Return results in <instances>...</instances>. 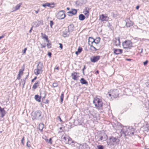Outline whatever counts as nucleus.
Returning <instances> with one entry per match:
<instances>
[{
  "instance_id": "obj_52",
  "label": "nucleus",
  "mask_w": 149,
  "mask_h": 149,
  "mask_svg": "<svg viewBox=\"0 0 149 149\" xmlns=\"http://www.w3.org/2000/svg\"><path fill=\"white\" fill-rule=\"evenodd\" d=\"M33 26H32L31 27V29L29 31V32L30 33H31V31L32 30V29H33Z\"/></svg>"
},
{
  "instance_id": "obj_20",
  "label": "nucleus",
  "mask_w": 149,
  "mask_h": 149,
  "mask_svg": "<svg viewBox=\"0 0 149 149\" xmlns=\"http://www.w3.org/2000/svg\"><path fill=\"white\" fill-rule=\"evenodd\" d=\"M67 13L68 15L72 16L77 14V10L75 9H72L71 11L68 12Z\"/></svg>"
},
{
  "instance_id": "obj_5",
  "label": "nucleus",
  "mask_w": 149,
  "mask_h": 149,
  "mask_svg": "<svg viewBox=\"0 0 149 149\" xmlns=\"http://www.w3.org/2000/svg\"><path fill=\"white\" fill-rule=\"evenodd\" d=\"M109 142H107L108 145H113L115 144H118L119 142V140L116 137L113 136H111L109 138Z\"/></svg>"
},
{
  "instance_id": "obj_24",
  "label": "nucleus",
  "mask_w": 149,
  "mask_h": 149,
  "mask_svg": "<svg viewBox=\"0 0 149 149\" xmlns=\"http://www.w3.org/2000/svg\"><path fill=\"white\" fill-rule=\"evenodd\" d=\"M40 83L39 81H37L32 86V90L34 91L39 86Z\"/></svg>"
},
{
  "instance_id": "obj_45",
  "label": "nucleus",
  "mask_w": 149,
  "mask_h": 149,
  "mask_svg": "<svg viewBox=\"0 0 149 149\" xmlns=\"http://www.w3.org/2000/svg\"><path fill=\"white\" fill-rule=\"evenodd\" d=\"M48 55L50 57H51L52 55V53L50 52H48Z\"/></svg>"
},
{
  "instance_id": "obj_53",
  "label": "nucleus",
  "mask_w": 149,
  "mask_h": 149,
  "mask_svg": "<svg viewBox=\"0 0 149 149\" xmlns=\"http://www.w3.org/2000/svg\"><path fill=\"white\" fill-rule=\"evenodd\" d=\"M139 6H137L136 7V9L137 10H138L139 9Z\"/></svg>"
},
{
  "instance_id": "obj_35",
  "label": "nucleus",
  "mask_w": 149,
  "mask_h": 149,
  "mask_svg": "<svg viewBox=\"0 0 149 149\" xmlns=\"http://www.w3.org/2000/svg\"><path fill=\"white\" fill-rule=\"evenodd\" d=\"M97 149H104L103 146L100 145L97 146Z\"/></svg>"
},
{
  "instance_id": "obj_36",
  "label": "nucleus",
  "mask_w": 149,
  "mask_h": 149,
  "mask_svg": "<svg viewBox=\"0 0 149 149\" xmlns=\"http://www.w3.org/2000/svg\"><path fill=\"white\" fill-rule=\"evenodd\" d=\"M53 86L54 87H57L58 86V84L56 82H54L53 84Z\"/></svg>"
},
{
  "instance_id": "obj_33",
  "label": "nucleus",
  "mask_w": 149,
  "mask_h": 149,
  "mask_svg": "<svg viewBox=\"0 0 149 149\" xmlns=\"http://www.w3.org/2000/svg\"><path fill=\"white\" fill-rule=\"evenodd\" d=\"M64 93L63 92H62L61 94V95L60 96V99H61V102L62 103L63 102V98H64Z\"/></svg>"
},
{
  "instance_id": "obj_2",
  "label": "nucleus",
  "mask_w": 149,
  "mask_h": 149,
  "mask_svg": "<svg viewBox=\"0 0 149 149\" xmlns=\"http://www.w3.org/2000/svg\"><path fill=\"white\" fill-rule=\"evenodd\" d=\"M93 103L95 107L97 109H100L103 107L102 100L99 96H97L94 98Z\"/></svg>"
},
{
  "instance_id": "obj_51",
  "label": "nucleus",
  "mask_w": 149,
  "mask_h": 149,
  "mask_svg": "<svg viewBox=\"0 0 149 149\" xmlns=\"http://www.w3.org/2000/svg\"><path fill=\"white\" fill-rule=\"evenodd\" d=\"M126 60L127 61H130L132 60V59L130 58H127Z\"/></svg>"
},
{
  "instance_id": "obj_44",
  "label": "nucleus",
  "mask_w": 149,
  "mask_h": 149,
  "mask_svg": "<svg viewBox=\"0 0 149 149\" xmlns=\"http://www.w3.org/2000/svg\"><path fill=\"white\" fill-rule=\"evenodd\" d=\"M59 45H60V47L61 48V49H63V45L62 44L59 43Z\"/></svg>"
},
{
  "instance_id": "obj_46",
  "label": "nucleus",
  "mask_w": 149,
  "mask_h": 149,
  "mask_svg": "<svg viewBox=\"0 0 149 149\" xmlns=\"http://www.w3.org/2000/svg\"><path fill=\"white\" fill-rule=\"evenodd\" d=\"M41 45V48H45L46 47L45 45Z\"/></svg>"
},
{
  "instance_id": "obj_23",
  "label": "nucleus",
  "mask_w": 149,
  "mask_h": 149,
  "mask_svg": "<svg viewBox=\"0 0 149 149\" xmlns=\"http://www.w3.org/2000/svg\"><path fill=\"white\" fill-rule=\"evenodd\" d=\"M0 111L1 113V117L3 118L5 116L6 113V111L5 110L4 108H2L0 107Z\"/></svg>"
},
{
  "instance_id": "obj_1",
  "label": "nucleus",
  "mask_w": 149,
  "mask_h": 149,
  "mask_svg": "<svg viewBox=\"0 0 149 149\" xmlns=\"http://www.w3.org/2000/svg\"><path fill=\"white\" fill-rule=\"evenodd\" d=\"M61 140L66 144H68L74 146V142L69 136L66 134H63L61 136Z\"/></svg>"
},
{
  "instance_id": "obj_54",
  "label": "nucleus",
  "mask_w": 149,
  "mask_h": 149,
  "mask_svg": "<svg viewBox=\"0 0 149 149\" xmlns=\"http://www.w3.org/2000/svg\"><path fill=\"white\" fill-rule=\"evenodd\" d=\"M96 73H97V74H98L99 73V72L97 70L96 71Z\"/></svg>"
},
{
  "instance_id": "obj_18",
  "label": "nucleus",
  "mask_w": 149,
  "mask_h": 149,
  "mask_svg": "<svg viewBox=\"0 0 149 149\" xmlns=\"http://www.w3.org/2000/svg\"><path fill=\"white\" fill-rule=\"evenodd\" d=\"M79 73L77 72H72L71 74V77L73 79L77 80L79 77Z\"/></svg>"
},
{
  "instance_id": "obj_32",
  "label": "nucleus",
  "mask_w": 149,
  "mask_h": 149,
  "mask_svg": "<svg viewBox=\"0 0 149 149\" xmlns=\"http://www.w3.org/2000/svg\"><path fill=\"white\" fill-rule=\"evenodd\" d=\"M45 141L48 143H49L51 145L52 144V138H50L49 140H48L47 139H45Z\"/></svg>"
},
{
  "instance_id": "obj_21",
  "label": "nucleus",
  "mask_w": 149,
  "mask_h": 149,
  "mask_svg": "<svg viewBox=\"0 0 149 149\" xmlns=\"http://www.w3.org/2000/svg\"><path fill=\"white\" fill-rule=\"evenodd\" d=\"M24 70V69H20L19 70V74H18L17 79L19 80L21 78V76L23 74V72Z\"/></svg>"
},
{
  "instance_id": "obj_57",
  "label": "nucleus",
  "mask_w": 149,
  "mask_h": 149,
  "mask_svg": "<svg viewBox=\"0 0 149 149\" xmlns=\"http://www.w3.org/2000/svg\"><path fill=\"white\" fill-rule=\"evenodd\" d=\"M144 149H149V148H145Z\"/></svg>"
},
{
  "instance_id": "obj_15",
  "label": "nucleus",
  "mask_w": 149,
  "mask_h": 149,
  "mask_svg": "<svg viewBox=\"0 0 149 149\" xmlns=\"http://www.w3.org/2000/svg\"><path fill=\"white\" fill-rule=\"evenodd\" d=\"M100 56L98 55L96 56H93L90 58V60L91 62L95 63L97 62L100 58Z\"/></svg>"
},
{
  "instance_id": "obj_40",
  "label": "nucleus",
  "mask_w": 149,
  "mask_h": 149,
  "mask_svg": "<svg viewBox=\"0 0 149 149\" xmlns=\"http://www.w3.org/2000/svg\"><path fill=\"white\" fill-rule=\"evenodd\" d=\"M54 70L56 69L57 70H59V68L58 66V65H56V66L55 68H54Z\"/></svg>"
},
{
  "instance_id": "obj_39",
  "label": "nucleus",
  "mask_w": 149,
  "mask_h": 149,
  "mask_svg": "<svg viewBox=\"0 0 149 149\" xmlns=\"http://www.w3.org/2000/svg\"><path fill=\"white\" fill-rule=\"evenodd\" d=\"M27 49V48H25L22 51V52L23 54H25L26 53V52Z\"/></svg>"
},
{
  "instance_id": "obj_17",
  "label": "nucleus",
  "mask_w": 149,
  "mask_h": 149,
  "mask_svg": "<svg viewBox=\"0 0 149 149\" xmlns=\"http://www.w3.org/2000/svg\"><path fill=\"white\" fill-rule=\"evenodd\" d=\"M113 45L116 46H120V42L119 37L115 38L113 40Z\"/></svg>"
},
{
  "instance_id": "obj_49",
  "label": "nucleus",
  "mask_w": 149,
  "mask_h": 149,
  "mask_svg": "<svg viewBox=\"0 0 149 149\" xmlns=\"http://www.w3.org/2000/svg\"><path fill=\"white\" fill-rule=\"evenodd\" d=\"M39 11H40L39 9H38L37 10H36L35 12H36V14L38 13V12Z\"/></svg>"
},
{
  "instance_id": "obj_4",
  "label": "nucleus",
  "mask_w": 149,
  "mask_h": 149,
  "mask_svg": "<svg viewBox=\"0 0 149 149\" xmlns=\"http://www.w3.org/2000/svg\"><path fill=\"white\" fill-rule=\"evenodd\" d=\"M108 95L111 98H116L119 95V91L117 89H114L110 90L108 92Z\"/></svg>"
},
{
  "instance_id": "obj_3",
  "label": "nucleus",
  "mask_w": 149,
  "mask_h": 149,
  "mask_svg": "<svg viewBox=\"0 0 149 149\" xmlns=\"http://www.w3.org/2000/svg\"><path fill=\"white\" fill-rule=\"evenodd\" d=\"M88 40V45L89 46V49L92 52H95L99 49V45L95 44L93 41Z\"/></svg>"
},
{
  "instance_id": "obj_47",
  "label": "nucleus",
  "mask_w": 149,
  "mask_h": 149,
  "mask_svg": "<svg viewBox=\"0 0 149 149\" xmlns=\"http://www.w3.org/2000/svg\"><path fill=\"white\" fill-rule=\"evenodd\" d=\"M49 101L48 100H46L45 102V104H48L49 103Z\"/></svg>"
},
{
  "instance_id": "obj_13",
  "label": "nucleus",
  "mask_w": 149,
  "mask_h": 149,
  "mask_svg": "<svg viewBox=\"0 0 149 149\" xmlns=\"http://www.w3.org/2000/svg\"><path fill=\"white\" fill-rule=\"evenodd\" d=\"M99 138V141H101L104 139V140L107 139L108 136L105 133H101L98 136Z\"/></svg>"
},
{
  "instance_id": "obj_14",
  "label": "nucleus",
  "mask_w": 149,
  "mask_h": 149,
  "mask_svg": "<svg viewBox=\"0 0 149 149\" xmlns=\"http://www.w3.org/2000/svg\"><path fill=\"white\" fill-rule=\"evenodd\" d=\"M113 53L115 55H118L122 54L123 52V50L121 49L113 48Z\"/></svg>"
},
{
  "instance_id": "obj_27",
  "label": "nucleus",
  "mask_w": 149,
  "mask_h": 149,
  "mask_svg": "<svg viewBox=\"0 0 149 149\" xmlns=\"http://www.w3.org/2000/svg\"><path fill=\"white\" fill-rule=\"evenodd\" d=\"M41 96H39L38 95H36L35 96V99L39 102L41 101Z\"/></svg>"
},
{
  "instance_id": "obj_48",
  "label": "nucleus",
  "mask_w": 149,
  "mask_h": 149,
  "mask_svg": "<svg viewBox=\"0 0 149 149\" xmlns=\"http://www.w3.org/2000/svg\"><path fill=\"white\" fill-rule=\"evenodd\" d=\"M58 118L59 119V120L60 121V122H63V121L62 120V119H61V117L60 116H58Z\"/></svg>"
},
{
  "instance_id": "obj_30",
  "label": "nucleus",
  "mask_w": 149,
  "mask_h": 149,
  "mask_svg": "<svg viewBox=\"0 0 149 149\" xmlns=\"http://www.w3.org/2000/svg\"><path fill=\"white\" fill-rule=\"evenodd\" d=\"M54 3H47L45 4H42V6L44 7H46L47 6L50 7L51 5H53Z\"/></svg>"
},
{
  "instance_id": "obj_26",
  "label": "nucleus",
  "mask_w": 149,
  "mask_h": 149,
  "mask_svg": "<svg viewBox=\"0 0 149 149\" xmlns=\"http://www.w3.org/2000/svg\"><path fill=\"white\" fill-rule=\"evenodd\" d=\"M86 17V16L83 14H81L79 15V19L81 21L84 20L85 19Z\"/></svg>"
},
{
  "instance_id": "obj_25",
  "label": "nucleus",
  "mask_w": 149,
  "mask_h": 149,
  "mask_svg": "<svg viewBox=\"0 0 149 149\" xmlns=\"http://www.w3.org/2000/svg\"><path fill=\"white\" fill-rule=\"evenodd\" d=\"M133 24V23L132 21L130 20H128L127 22L126 25L127 27H130L131 26H132Z\"/></svg>"
},
{
  "instance_id": "obj_41",
  "label": "nucleus",
  "mask_w": 149,
  "mask_h": 149,
  "mask_svg": "<svg viewBox=\"0 0 149 149\" xmlns=\"http://www.w3.org/2000/svg\"><path fill=\"white\" fill-rule=\"evenodd\" d=\"M148 60H146L145 61H144L143 63V65L144 66L148 64Z\"/></svg>"
},
{
  "instance_id": "obj_56",
  "label": "nucleus",
  "mask_w": 149,
  "mask_h": 149,
  "mask_svg": "<svg viewBox=\"0 0 149 149\" xmlns=\"http://www.w3.org/2000/svg\"><path fill=\"white\" fill-rule=\"evenodd\" d=\"M70 8H69V7H67V10H70Z\"/></svg>"
},
{
  "instance_id": "obj_43",
  "label": "nucleus",
  "mask_w": 149,
  "mask_h": 149,
  "mask_svg": "<svg viewBox=\"0 0 149 149\" xmlns=\"http://www.w3.org/2000/svg\"><path fill=\"white\" fill-rule=\"evenodd\" d=\"M37 78V77H35L33 79H32L31 80V82H33L34 81L36 80Z\"/></svg>"
},
{
  "instance_id": "obj_19",
  "label": "nucleus",
  "mask_w": 149,
  "mask_h": 149,
  "mask_svg": "<svg viewBox=\"0 0 149 149\" xmlns=\"http://www.w3.org/2000/svg\"><path fill=\"white\" fill-rule=\"evenodd\" d=\"M109 18L106 15H104L103 14H102L99 16L100 19L101 20L102 22L107 21L109 19Z\"/></svg>"
},
{
  "instance_id": "obj_6",
  "label": "nucleus",
  "mask_w": 149,
  "mask_h": 149,
  "mask_svg": "<svg viewBox=\"0 0 149 149\" xmlns=\"http://www.w3.org/2000/svg\"><path fill=\"white\" fill-rule=\"evenodd\" d=\"M43 66L42 63H39L37 66V68L34 70V73L36 75L42 74V72Z\"/></svg>"
},
{
  "instance_id": "obj_8",
  "label": "nucleus",
  "mask_w": 149,
  "mask_h": 149,
  "mask_svg": "<svg viewBox=\"0 0 149 149\" xmlns=\"http://www.w3.org/2000/svg\"><path fill=\"white\" fill-rule=\"evenodd\" d=\"M124 129H123L122 131L124 134L125 136H132L134 135V130L133 129L129 128L127 129L126 131H124Z\"/></svg>"
},
{
  "instance_id": "obj_10",
  "label": "nucleus",
  "mask_w": 149,
  "mask_h": 149,
  "mask_svg": "<svg viewBox=\"0 0 149 149\" xmlns=\"http://www.w3.org/2000/svg\"><path fill=\"white\" fill-rule=\"evenodd\" d=\"M42 112L40 111H37L34 112H33L31 114V117L33 120H35L40 116Z\"/></svg>"
},
{
  "instance_id": "obj_34",
  "label": "nucleus",
  "mask_w": 149,
  "mask_h": 149,
  "mask_svg": "<svg viewBox=\"0 0 149 149\" xmlns=\"http://www.w3.org/2000/svg\"><path fill=\"white\" fill-rule=\"evenodd\" d=\"M59 129L60 130V132H63L65 130V127L64 126H63V127H61L59 128Z\"/></svg>"
},
{
  "instance_id": "obj_16",
  "label": "nucleus",
  "mask_w": 149,
  "mask_h": 149,
  "mask_svg": "<svg viewBox=\"0 0 149 149\" xmlns=\"http://www.w3.org/2000/svg\"><path fill=\"white\" fill-rule=\"evenodd\" d=\"M91 9L89 8L86 7L84 10L83 13L84 14L86 17H88L90 13Z\"/></svg>"
},
{
  "instance_id": "obj_42",
  "label": "nucleus",
  "mask_w": 149,
  "mask_h": 149,
  "mask_svg": "<svg viewBox=\"0 0 149 149\" xmlns=\"http://www.w3.org/2000/svg\"><path fill=\"white\" fill-rule=\"evenodd\" d=\"M24 136L23 137L21 140V142L23 145L24 144Z\"/></svg>"
},
{
  "instance_id": "obj_55",
  "label": "nucleus",
  "mask_w": 149,
  "mask_h": 149,
  "mask_svg": "<svg viewBox=\"0 0 149 149\" xmlns=\"http://www.w3.org/2000/svg\"><path fill=\"white\" fill-rule=\"evenodd\" d=\"M86 69V67H85V66H84L83 69V71L84 69Z\"/></svg>"
},
{
  "instance_id": "obj_50",
  "label": "nucleus",
  "mask_w": 149,
  "mask_h": 149,
  "mask_svg": "<svg viewBox=\"0 0 149 149\" xmlns=\"http://www.w3.org/2000/svg\"><path fill=\"white\" fill-rule=\"evenodd\" d=\"M4 36H5V35H2V36H0V40L1 39L3 38L4 37Z\"/></svg>"
},
{
  "instance_id": "obj_28",
  "label": "nucleus",
  "mask_w": 149,
  "mask_h": 149,
  "mask_svg": "<svg viewBox=\"0 0 149 149\" xmlns=\"http://www.w3.org/2000/svg\"><path fill=\"white\" fill-rule=\"evenodd\" d=\"M80 82L82 84H88V82L84 78H81L80 80Z\"/></svg>"
},
{
  "instance_id": "obj_11",
  "label": "nucleus",
  "mask_w": 149,
  "mask_h": 149,
  "mask_svg": "<svg viewBox=\"0 0 149 149\" xmlns=\"http://www.w3.org/2000/svg\"><path fill=\"white\" fill-rule=\"evenodd\" d=\"M56 17L59 19H63L66 16L65 12L64 11L61 10L56 15Z\"/></svg>"
},
{
  "instance_id": "obj_31",
  "label": "nucleus",
  "mask_w": 149,
  "mask_h": 149,
  "mask_svg": "<svg viewBox=\"0 0 149 149\" xmlns=\"http://www.w3.org/2000/svg\"><path fill=\"white\" fill-rule=\"evenodd\" d=\"M82 50V49L81 47H79L78 50L75 52V54L77 55L79 54Z\"/></svg>"
},
{
  "instance_id": "obj_29",
  "label": "nucleus",
  "mask_w": 149,
  "mask_h": 149,
  "mask_svg": "<svg viewBox=\"0 0 149 149\" xmlns=\"http://www.w3.org/2000/svg\"><path fill=\"white\" fill-rule=\"evenodd\" d=\"M44 127V125L43 124L40 123L38 126V128L39 130L42 131Z\"/></svg>"
},
{
  "instance_id": "obj_37",
  "label": "nucleus",
  "mask_w": 149,
  "mask_h": 149,
  "mask_svg": "<svg viewBox=\"0 0 149 149\" xmlns=\"http://www.w3.org/2000/svg\"><path fill=\"white\" fill-rule=\"evenodd\" d=\"M30 142L29 141H28L27 142V143H26V146L28 147H31V144L30 143H30Z\"/></svg>"
},
{
  "instance_id": "obj_38",
  "label": "nucleus",
  "mask_w": 149,
  "mask_h": 149,
  "mask_svg": "<svg viewBox=\"0 0 149 149\" xmlns=\"http://www.w3.org/2000/svg\"><path fill=\"white\" fill-rule=\"evenodd\" d=\"M54 24V22L52 21H50V25L51 28H52V25Z\"/></svg>"
},
{
  "instance_id": "obj_7",
  "label": "nucleus",
  "mask_w": 149,
  "mask_h": 149,
  "mask_svg": "<svg viewBox=\"0 0 149 149\" xmlns=\"http://www.w3.org/2000/svg\"><path fill=\"white\" fill-rule=\"evenodd\" d=\"M122 45L124 48L127 49H130L133 47L132 42L129 40H125L123 43Z\"/></svg>"
},
{
  "instance_id": "obj_9",
  "label": "nucleus",
  "mask_w": 149,
  "mask_h": 149,
  "mask_svg": "<svg viewBox=\"0 0 149 149\" xmlns=\"http://www.w3.org/2000/svg\"><path fill=\"white\" fill-rule=\"evenodd\" d=\"M41 35L42 38L43 39L45 40L47 43L46 45L47 48H51L52 47V43L50 42L48 36H46L45 34L42 33H41Z\"/></svg>"
},
{
  "instance_id": "obj_12",
  "label": "nucleus",
  "mask_w": 149,
  "mask_h": 149,
  "mask_svg": "<svg viewBox=\"0 0 149 149\" xmlns=\"http://www.w3.org/2000/svg\"><path fill=\"white\" fill-rule=\"evenodd\" d=\"M88 41H91V40H92V41H93V42L95 44H97L99 45V44L101 40V38L100 37H98L96 38L95 39L92 37H89L88 38Z\"/></svg>"
},
{
  "instance_id": "obj_22",
  "label": "nucleus",
  "mask_w": 149,
  "mask_h": 149,
  "mask_svg": "<svg viewBox=\"0 0 149 149\" xmlns=\"http://www.w3.org/2000/svg\"><path fill=\"white\" fill-rule=\"evenodd\" d=\"M22 5V3H20L17 4L15 7L13 8V12L19 9Z\"/></svg>"
}]
</instances>
